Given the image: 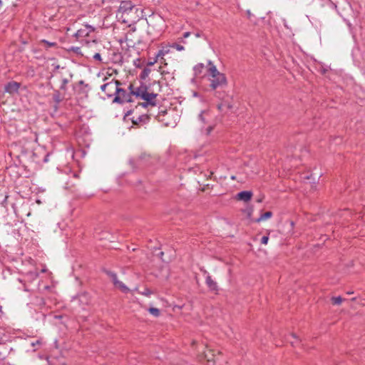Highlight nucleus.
I'll use <instances>...</instances> for the list:
<instances>
[{
  "label": "nucleus",
  "instance_id": "c85d7f7f",
  "mask_svg": "<svg viewBox=\"0 0 365 365\" xmlns=\"http://www.w3.org/2000/svg\"><path fill=\"white\" fill-rule=\"evenodd\" d=\"M206 113L205 111H202L201 113L199 115V118L204 123L205 122V118L203 117V115Z\"/></svg>",
  "mask_w": 365,
  "mask_h": 365
},
{
  "label": "nucleus",
  "instance_id": "7ed1b4c3",
  "mask_svg": "<svg viewBox=\"0 0 365 365\" xmlns=\"http://www.w3.org/2000/svg\"><path fill=\"white\" fill-rule=\"evenodd\" d=\"M121 85V83L118 80H112L110 82L104 83L101 86V88L108 97L115 96L117 91H118V86Z\"/></svg>",
  "mask_w": 365,
  "mask_h": 365
},
{
  "label": "nucleus",
  "instance_id": "cd10ccee",
  "mask_svg": "<svg viewBox=\"0 0 365 365\" xmlns=\"http://www.w3.org/2000/svg\"><path fill=\"white\" fill-rule=\"evenodd\" d=\"M138 106H142L143 108H148V106H150V104L145 103V101L143 103H138Z\"/></svg>",
  "mask_w": 365,
  "mask_h": 365
},
{
  "label": "nucleus",
  "instance_id": "b1692460",
  "mask_svg": "<svg viewBox=\"0 0 365 365\" xmlns=\"http://www.w3.org/2000/svg\"><path fill=\"white\" fill-rule=\"evenodd\" d=\"M203 67H204L202 63H200V64L195 66L194 69L196 73H197V72L200 73L201 71V70L203 68Z\"/></svg>",
  "mask_w": 365,
  "mask_h": 365
},
{
  "label": "nucleus",
  "instance_id": "473e14b6",
  "mask_svg": "<svg viewBox=\"0 0 365 365\" xmlns=\"http://www.w3.org/2000/svg\"><path fill=\"white\" fill-rule=\"evenodd\" d=\"M263 199H264V197H260L258 199H257L256 201H257V202L260 203L262 202Z\"/></svg>",
  "mask_w": 365,
  "mask_h": 365
},
{
  "label": "nucleus",
  "instance_id": "9b49d317",
  "mask_svg": "<svg viewBox=\"0 0 365 365\" xmlns=\"http://www.w3.org/2000/svg\"><path fill=\"white\" fill-rule=\"evenodd\" d=\"M133 8V4L131 1H122L120 5V10L122 12H127L131 11Z\"/></svg>",
  "mask_w": 365,
  "mask_h": 365
},
{
  "label": "nucleus",
  "instance_id": "4be33fe9",
  "mask_svg": "<svg viewBox=\"0 0 365 365\" xmlns=\"http://www.w3.org/2000/svg\"><path fill=\"white\" fill-rule=\"evenodd\" d=\"M226 106L227 109H230L231 106L229 104L220 103L217 106V108L220 111L223 110V107Z\"/></svg>",
  "mask_w": 365,
  "mask_h": 365
},
{
  "label": "nucleus",
  "instance_id": "e433bc0d",
  "mask_svg": "<svg viewBox=\"0 0 365 365\" xmlns=\"http://www.w3.org/2000/svg\"><path fill=\"white\" fill-rule=\"evenodd\" d=\"M1 312V306L0 305V312Z\"/></svg>",
  "mask_w": 365,
  "mask_h": 365
},
{
  "label": "nucleus",
  "instance_id": "412c9836",
  "mask_svg": "<svg viewBox=\"0 0 365 365\" xmlns=\"http://www.w3.org/2000/svg\"><path fill=\"white\" fill-rule=\"evenodd\" d=\"M106 273L111 279V280L117 277L116 274L111 271L106 270Z\"/></svg>",
  "mask_w": 365,
  "mask_h": 365
},
{
  "label": "nucleus",
  "instance_id": "423d86ee",
  "mask_svg": "<svg viewBox=\"0 0 365 365\" xmlns=\"http://www.w3.org/2000/svg\"><path fill=\"white\" fill-rule=\"evenodd\" d=\"M95 29L88 24L83 25L82 28L79 29L75 34L77 38H83L89 36L91 32H93Z\"/></svg>",
  "mask_w": 365,
  "mask_h": 365
},
{
  "label": "nucleus",
  "instance_id": "0eeeda50",
  "mask_svg": "<svg viewBox=\"0 0 365 365\" xmlns=\"http://www.w3.org/2000/svg\"><path fill=\"white\" fill-rule=\"evenodd\" d=\"M152 113L142 114L137 116H133L132 118V123L133 125H139L148 123L150 120V116Z\"/></svg>",
  "mask_w": 365,
  "mask_h": 365
},
{
  "label": "nucleus",
  "instance_id": "6e6552de",
  "mask_svg": "<svg viewBox=\"0 0 365 365\" xmlns=\"http://www.w3.org/2000/svg\"><path fill=\"white\" fill-rule=\"evenodd\" d=\"M19 87L20 84L19 83L11 81L5 86V91L10 94H14L18 92Z\"/></svg>",
  "mask_w": 365,
  "mask_h": 365
},
{
  "label": "nucleus",
  "instance_id": "bb28decb",
  "mask_svg": "<svg viewBox=\"0 0 365 365\" xmlns=\"http://www.w3.org/2000/svg\"><path fill=\"white\" fill-rule=\"evenodd\" d=\"M93 58L96 61H101V54L98 53H96L94 56H93Z\"/></svg>",
  "mask_w": 365,
  "mask_h": 365
},
{
  "label": "nucleus",
  "instance_id": "9d476101",
  "mask_svg": "<svg viewBox=\"0 0 365 365\" xmlns=\"http://www.w3.org/2000/svg\"><path fill=\"white\" fill-rule=\"evenodd\" d=\"M252 197V192L251 191H242L237 195V197L240 200L244 202H248Z\"/></svg>",
  "mask_w": 365,
  "mask_h": 365
},
{
  "label": "nucleus",
  "instance_id": "1a4fd4ad",
  "mask_svg": "<svg viewBox=\"0 0 365 365\" xmlns=\"http://www.w3.org/2000/svg\"><path fill=\"white\" fill-rule=\"evenodd\" d=\"M157 93H148L143 100L145 101V103L150 104L151 107H154L157 105L156 97Z\"/></svg>",
  "mask_w": 365,
  "mask_h": 365
},
{
  "label": "nucleus",
  "instance_id": "c756f323",
  "mask_svg": "<svg viewBox=\"0 0 365 365\" xmlns=\"http://www.w3.org/2000/svg\"><path fill=\"white\" fill-rule=\"evenodd\" d=\"M43 43L48 44L49 46H53L56 45V43H50L47 41H43Z\"/></svg>",
  "mask_w": 365,
  "mask_h": 365
},
{
  "label": "nucleus",
  "instance_id": "f3484780",
  "mask_svg": "<svg viewBox=\"0 0 365 365\" xmlns=\"http://www.w3.org/2000/svg\"><path fill=\"white\" fill-rule=\"evenodd\" d=\"M272 216V212L270 211H268V212H266L264 214L261 215V216L259 218H257L255 221L257 222H259L262 220H265L267 219L270 218Z\"/></svg>",
  "mask_w": 365,
  "mask_h": 365
},
{
  "label": "nucleus",
  "instance_id": "aec40b11",
  "mask_svg": "<svg viewBox=\"0 0 365 365\" xmlns=\"http://www.w3.org/2000/svg\"><path fill=\"white\" fill-rule=\"evenodd\" d=\"M68 83V80L67 78H63L62 80L61 85L60 86V89L66 91V85Z\"/></svg>",
  "mask_w": 365,
  "mask_h": 365
},
{
  "label": "nucleus",
  "instance_id": "f704fd0d",
  "mask_svg": "<svg viewBox=\"0 0 365 365\" xmlns=\"http://www.w3.org/2000/svg\"><path fill=\"white\" fill-rule=\"evenodd\" d=\"M193 95H194V96H198L197 93H196V92H195Z\"/></svg>",
  "mask_w": 365,
  "mask_h": 365
},
{
  "label": "nucleus",
  "instance_id": "a878e982",
  "mask_svg": "<svg viewBox=\"0 0 365 365\" xmlns=\"http://www.w3.org/2000/svg\"><path fill=\"white\" fill-rule=\"evenodd\" d=\"M152 293V292L149 289H145L144 292H142V294L143 295H145V296H149Z\"/></svg>",
  "mask_w": 365,
  "mask_h": 365
},
{
  "label": "nucleus",
  "instance_id": "f257e3e1",
  "mask_svg": "<svg viewBox=\"0 0 365 365\" xmlns=\"http://www.w3.org/2000/svg\"><path fill=\"white\" fill-rule=\"evenodd\" d=\"M209 74H210V86L212 89L223 88L227 86V78L225 74L219 72L215 66L211 61H209Z\"/></svg>",
  "mask_w": 365,
  "mask_h": 365
},
{
  "label": "nucleus",
  "instance_id": "393cba45",
  "mask_svg": "<svg viewBox=\"0 0 365 365\" xmlns=\"http://www.w3.org/2000/svg\"><path fill=\"white\" fill-rule=\"evenodd\" d=\"M269 240L268 236H263L261 239V243L264 245H267Z\"/></svg>",
  "mask_w": 365,
  "mask_h": 365
},
{
  "label": "nucleus",
  "instance_id": "ddd939ff",
  "mask_svg": "<svg viewBox=\"0 0 365 365\" xmlns=\"http://www.w3.org/2000/svg\"><path fill=\"white\" fill-rule=\"evenodd\" d=\"M204 357L208 362L215 361V351L207 349L204 351Z\"/></svg>",
  "mask_w": 365,
  "mask_h": 365
},
{
  "label": "nucleus",
  "instance_id": "f03ea898",
  "mask_svg": "<svg viewBox=\"0 0 365 365\" xmlns=\"http://www.w3.org/2000/svg\"><path fill=\"white\" fill-rule=\"evenodd\" d=\"M155 161V159L154 158L151 157L150 155L143 153L136 160H130V163L134 165L135 168L140 169L151 165Z\"/></svg>",
  "mask_w": 365,
  "mask_h": 365
},
{
  "label": "nucleus",
  "instance_id": "5701e85b",
  "mask_svg": "<svg viewBox=\"0 0 365 365\" xmlns=\"http://www.w3.org/2000/svg\"><path fill=\"white\" fill-rule=\"evenodd\" d=\"M173 47L175 48L176 50L180 51L184 50V46H181L180 44H178V43H174L173 45Z\"/></svg>",
  "mask_w": 365,
  "mask_h": 365
},
{
  "label": "nucleus",
  "instance_id": "7c9ffc66",
  "mask_svg": "<svg viewBox=\"0 0 365 365\" xmlns=\"http://www.w3.org/2000/svg\"><path fill=\"white\" fill-rule=\"evenodd\" d=\"M190 36V32H189V31L185 32V33H184V34H183V37H184V38H187V37H189Z\"/></svg>",
  "mask_w": 365,
  "mask_h": 365
},
{
  "label": "nucleus",
  "instance_id": "4468645a",
  "mask_svg": "<svg viewBox=\"0 0 365 365\" xmlns=\"http://www.w3.org/2000/svg\"><path fill=\"white\" fill-rule=\"evenodd\" d=\"M168 113L166 110H162L158 113V114L156 115V118L158 121L163 122L165 123L166 126L169 125V123L165 121V119L164 118L165 115H167Z\"/></svg>",
  "mask_w": 365,
  "mask_h": 365
},
{
  "label": "nucleus",
  "instance_id": "72a5a7b5",
  "mask_svg": "<svg viewBox=\"0 0 365 365\" xmlns=\"http://www.w3.org/2000/svg\"><path fill=\"white\" fill-rule=\"evenodd\" d=\"M118 281L119 280L118 279L117 277L112 280L114 285L116 284L117 282H118Z\"/></svg>",
  "mask_w": 365,
  "mask_h": 365
},
{
  "label": "nucleus",
  "instance_id": "20e7f679",
  "mask_svg": "<svg viewBox=\"0 0 365 365\" xmlns=\"http://www.w3.org/2000/svg\"><path fill=\"white\" fill-rule=\"evenodd\" d=\"M131 91H130V93H128L125 90L118 86V91L116 92L115 96L113 100V103L123 104L125 103L131 102Z\"/></svg>",
  "mask_w": 365,
  "mask_h": 365
},
{
  "label": "nucleus",
  "instance_id": "a211bd4d",
  "mask_svg": "<svg viewBox=\"0 0 365 365\" xmlns=\"http://www.w3.org/2000/svg\"><path fill=\"white\" fill-rule=\"evenodd\" d=\"M331 300L334 305H339L341 304L343 299L339 296L331 297Z\"/></svg>",
  "mask_w": 365,
  "mask_h": 365
},
{
  "label": "nucleus",
  "instance_id": "39448f33",
  "mask_svg": "<svg viewBox=\"0 0 365 365\" xmlns=\"http://www.w3.org/2000/svg\"><path fill=\"white\" fill-rule=\"evenodd\" d=\"M129 90L131 91L132 96H135L143 99L145 95L148 93V88L145 86H141L138 88H135L133 85L129 86Z\"/></svg>",
  "mask_w": 365,
  "mask_h": 365
},
{
  "label": "nucleus",
  "instance_id": "2eb2a0df",
  "mask_svg": "<svg viewBox=\"0 0 365 365\" xmlns=\"http://www.w3.org/2000/svg\"><path fill=\"white\" fill-rule=\"evenodd\" d=\"M63 96H61L58 91H55L53 94V100L56 104L60 103L63 100Z\"/></svg>",
  "mask_w": 365,
  "mask_h": 365
},
{
  "label": "nucleus",
  "instance_id": "6ab92c4d",
  "mask_svg": "<svg viewBox=\"0 0 365 365\" xmlns=\"http://www.w3.org/2000/svg\"><path fill=\"white\" fill-rule=\"evenodd\" d=\"M148 312L153 316L155 317H158L160 315V310L158 309V308H155V307H150L149 309H148Z\"/></svg>",
  "mask_w": 365,
  "mask_h": 365
},
{
  "label": "nucleus",
  "instance_id": "dca6fc26",
  "mask_svg": "<svg viewBox=\"0 0 365 365\" xmlns=\"http://www.w3.org/2000/svg\"><path fill=\"white\" fill-rule=\"evenodd\" d=\"M115 287L118 289H119L123 293H128L130 289L128 287H127L122 282L118 281L117 282L116 284H115Z\"/></svg>",
  "mask_w": 365,
  "mask_h": 365
},
{
  "label": "nucleus",
  "instance_id": "f8f14e48",
  "mask_svg": "<svg viewBox=\"0 0 365 365\" xmlns=\"http://www.w3.org/2000/svg\"><path fill=\"white\" fill-rule=\"evenodd\" d=\"M206 284L211 291H217L218 289L217 282H215L210 275L206 277Z\"/></svg>",
  "mask_w": 365,
  "mask_h": 365
},
{
  "label": "nucleus",
  "instance_id": "2f4dec72",
  "mask_svg": "<svg viewBox=\"0 0 365 365\" xmlns=\"http://www.w3.org/2000/svg\"><path fill=\"white\" fill-rule=\"evenodd\" d=\"M212 126H209L207 128V134H210V132L212 131Z\"/></svg>",
  "mask_w": 365,
  "mask_h": 365
},
{
  "label": "nucleus",
  "instance_id": "c9c22d12",
  "mask_svg": "<svg viewBox=\"0 0 365 365\" xmlns=\"http://www.w3.org/2000/svg\"><path fill=\"white\" fill-rule=\"evenodd\" d=\"M196 36H197V37H199V36H200V34H196Z\"/></svg>",
  "mask_w": 365,
  "mask_h": 365
}]
</instances>
